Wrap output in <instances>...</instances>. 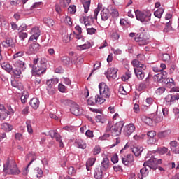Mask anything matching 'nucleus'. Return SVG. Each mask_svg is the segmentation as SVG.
Returning a JSON list of instances; mask_svg holds the SVG:
<instances>
[{
    "label": "nucleus",
    "instance_id": "obj_1",
    "mask_svg": "<svg viewBox=\"0 0 179 179\" xmlns=\"http://www.w3.org/2000/svg\"><path fill=\"white\" fill-rule=\"evenodd\" d=\"M32 65V72L35 75H43L47 71V63L45 59H41L38 62V58L34 59Z\"/></svg>",
    "mask_w": 179,
    "mask_h": 179
},
{
    "label": "nucleus",
    "instance_id": "obj_2",
    "mask_svg": "<svg viewBox=\"0 0 179 179\" xmlns=\"http://www.w3.org/2000/svg\"><path fill=\"white\" fill-rule=\"evenodd\" d=\"M124 128V122L120 121L113 125L112 122H108L106 131L111 132L115 136H120L121 135V131Z\"/></svg>",
    "mask_w": 179,
    "mask_h": 179
},
{
    "label": "nucleus",
    "instance_id": "obj_3",
    "mask_svg": "<svg viewBox=\"0 0 179 179\" xmlns=\"http://www.w3.org/2000/svg\"><path fill=\"white\" fill-rule=\"evenodd\" d=\"M3 171L7 174L17 175L20 173V171L17 169V165L16 162L13 160H8L3 165Z\"/></svg>",
    "mask_w": 179,
    "mask_h": 179
},
{
    "label": "nucleus",
    "instance_id": "obj_4",
    "mask_svg": "<svg viewBox=\"0 0 179 179\" xmlns=\"http://www.w3.org/2000/svg\"><path fill=\"white\" fill-rule=\"evenodd\" d=\"M135 15L137 20H139L141 22V23H143L144 24H148L149 22H150V16H152V14L150 13H147L145 14L143 12L136 10L135 11Z\"/></svg>",
    "mask_w": 179,
    "mask_h": 179
},
{
    "label": "nucleus",
    "instance_id": "obj_5",
    "mask_svg": "<svg viewBox=\"0 0 179 179\" xmlns=\"http://www.w3.org/2000/svg\"><path fill=\"white\" fill-rule=\"evenodd\" d=\"M99 89L100 95L104 99H108L111 96V90H110V87L105 83H99Z\"/></svg>",
    "mask_w": 179,
    "mask_h": 179
},
{
    "label": "nucleus",
    "instance_id": "obj_6",
    "mask_svg": "<svg viewBox=\"0 0 179 179\" xmlns=\"http://www.w3.org/2000/svg\"><path fill=\"white\" fill-rule=\"evenodd\" d=\"M57 83H58V79L57 78H52L50 80H48L46 81V85L48 86V88H47L48 93L50 96H52V94L55 93V90H54V87H52V86H54V85H57Z\"/></svg>",
    "mask_w": 179,
    "mask_h": 179
},
{
    "label": "nucleus",
    "instance_id": "obj_7",
    "mask_svg": "<svg viewBox=\"0 0 179 179\" xmlns=\"http://www.w3.org/2000/svg\"><path fill=\"white\" fill-rule=\"evenodd\" d=\"M38 51H40V44L32 43L27 50L26 54H27L28 55H33V54H37Z\"/></svg>",
    "mask_w": 179,
    "mask_h": 179
},
{
    "label": "nucleus",
    "instance_id": "obj_8",
    "mask_svg": "<svg viewBox=\"0 0 179 179\" xmlns=\"http://www.w3.org/2000/svg\"><path fill=\"white\" fill-rule=\"evenodd\" d=\"M49 134H50V136H51V138L52 139H54V138H55L56 139L57 142H59L60 148H64V143L62 142V140L61 139V134H59L57 131V130L50 131Z\"/></svg>",
    "mask_w": 179,
    "mask_h": 179
},
{
    "label": "nucleus",
    "instance_id": "obj_9",
    "mask_svg": "<svg viewBox=\"0 0 179 179\" xmlns=\"http://www.w3.org/2000/svg\"><path fill=\"white\" fill-rule=\"evenodd\" d=\"M134 162L135 158L131 154H128L127 156L122 158V163L124 164V166H131V164H134Z\"/></svg>",
    "mask_w": 179,
    "mask_h": 179
},
{
    "label": "nucleus",
    "instance_id": "obj_10",
    "mask_svg": "<svg viewBox=\"0 0 179 179\" xmlns=\"http://www.w3.org/2000/svg\"><path fill=\"white\" fill-rule=\"evenodd\" d=\"M117 72H118V69L115 68H109L107 71L105 72V76L108 79H116Z\"/></svg>",
    "mask_w": 179,
    "mask_h": 179
},
{
    "label": "nucleus",
    "instance_id": "obj_11",
    "mask_svg": "<svg viewBox=\"0 0 179 179\" xmlns=\"http://www.w3.org/2000/svg\"><path fill=\"white\" fill-rule=\"evenodd\" d=\"M71 107L70 111L71 114H73V115L78 116L83 114V110L80 109L79 105L75 103V102H73Z\"/></svg>",
    "mask_w": 179,
    "mask_h": 179
},
{
    "label": "nucleus",
    "instance_id": "obj_12",
    "mask_svg": "<svg viewBox=\"0 0 179 179\" xmlns=\"http://www.w3.org/2000/svg\"><path fill=\"white\" fill-rule=\"evenodd\" d=\"M166 78H167V73L166 71H162L154 76V80L158 83H163Z\"/></svg>",
    "mask_w": 179,
    "mask_h": 179
},
{
    "label": "nucleus",
    "instance_id": "obj_13",
    "mask_svg": "<svg viewBox=\"0 0 179 179\" xmlns=\"http://www.w3.org/2000/svg\"><path fill=\"white\" fill-rule=\"evenodd\" d=\"M143 166L145 167H149V169H152V170H157V165L156 164V158H151L147 162H145Z\"/></svg>",
    "mask_w": 179,
    "mask_h": 179
},
{
    "label": "nucleus",
    "instance_id": "obj_14",
    "mask_svg": "<svg viewBox=\"0 0 179 179\" xmlns=\"http://www.w3.org/2000/svg\"><path fill=\"white\" fill-rule=\"evenodd\" d=\"M9 115V112L5 108V106L0 104V121H5Z\"/></svg>",
    "mask_w": 179,
    "mask_h": 179
},
{
    "label": "nucleus",
    "instance_id": "obj_15",
    "mask_svg": "<svg viewBox=\"0 0 179 179\" xmlns=\"http://www.w3.org/2000/svg\"><path fill=\"white\" fill-rule=\"evenodd\" d=\"M135 131V125L129 124L124 127L123 134L125 136H130V135Z\"/></svg>",
    "mask_w": 179,
    "mask_h": 179
},
{
    "label": "nucleus",
    "instance_id": "obj_16",
    "mask_svg": "<svg viewBox=\"0 0 179 179\" xmlns=\"http://www.w3.org/2000/svg\"><path fill=\"white\" fill-rule=\"evenodd\" d=\"M29 159H31L30 162L28 164L26 168L22 171L23 176H27L29 173V167H30V165L36 160V157L33 158V153H29L26 156V160H29Z\"/></svg>",
    "mask_w": 179,
    "mask_h": 179
},
{
    "label": "nucleus",
    "instance_id": "obj_17",
    "mask_svg": "<svg viewBox=\"0 0 179 179\" xmlns=\"http://www.w3.org/2000/svg\"><path fill=\"white\" fill-rule=\"evenodd\" d=\"M135 41L139 43V45H146L149 41L143 38V34H137L134 38Z\"/></svg>",
    "mask_w": 179,
    "mask_h": 179
},
{
    "label": "nucleus",
    "instance_id": "obj_18",
    "mask_svg": "<svg viewBox=\"0 0 179 179\" xmlns=\"http://www.w3.org/2000/svg\"><path fill=\"white\" fill-rule=\"evenodd\" d=\"M171 150L176 155L179 154V143L177 141H173L169 143Z\"/></svg>",
    "mask_w": 179,
    "mask_h": 179
},
{
    "label": "nucleus",
    "instance_id": "obj_19",
    "mask_svg": "<svg viewBox=\"0 0 179 179\" xmlns=\"http://www.w3.org/2000/svg\"><path fill=\"white\" fill-rule=\"evenodd\" d=\"M171 150L176 155L179 154V143L177 141H173L169 143Z\"/></svg>",
    "mask_w": 179,
    "mask_h": 179
},
{
    "label": "nucleus",
    "instance_id": "obj_20",
    "mask_svg": "<svg viewBox=\"0 0 179 179\" xmlns=\"http://www.w3.org/2000/svg\"><path fill=\"white\" fill-rule=\"evenodd\" d=\"M147 136H148V143L149 145H153V143H155L156 138L155 136H156V131H150L147 133Z\"/></svg>",
    "mask_w": 179,
    "mask_h": 179
},
{
    "label": "nucleus",
    "instance_id": "obj_21",
    "mask_svg": "<svg viewBox=\"0 0 179 179\" xmlns=\"http://www.w3.org/2000/svg\"><path fill=\"white\" fill-rule=\"evenodd\" d=\"M32 36L30 37L29 41H33L34 40H37L40 37V29L36 27L31 29Z\"/></svg>",
    "mask_w": 179,
    "mask_h": 179
},
{
    "label": "nucleus",
    "instance_id": "obj_22",
    "mask_svg": "<svg viewBox=\"0 0 179 179\" xmlns=\"http://www.w3.org/2000/svg\"><path fill=\"white\" fill-rule=\"evenodd\" d=\"M16 43V41L13 40L12 38H7L6 41L2 42L3 47H6L8 48V47H15V44Z\"/></svg>",
    "mask_w": 179,
    "mask_h": 179
},
{
    "label": "nucleus",
    "instance_id": "obj_23",
    "mask_svg": "<svg viewBox=\"0 0 179 179\" xmlns=\"http://www.w3.org/2000/svg\"><path fill=\"white\" fill-rule=\"evenodd\" d=\"M143 69L134 68V73L138 80H143L145 79V72H143Z\"/></svg>",
    "mask_w": 179,
    "mask_h": 179
},
{
    "label": "nucleus",
    "instance_id": "obj_24",
    "mask_svg": "<svg viewBox=\"0 0 179 179\" xmlns=\"http://www.w3.org/2000/svg\"><path fill=\"white\" fill-rule=\"evenodd\" d=\"M110 16H111V13H110L108 8H103L101 12V20L106 22V20H108Z\"/></svg>",
    "mask_w": 179,
    "mask_h": 179
},
{
    "label": "nucleus",
    "instance_id": "obj_25",
    "mask_svg": "<svg viewBox=\"0 0 179 179\" xmlns=\"http://www.w3.org/2000/svg\"><path fill=\"white\" fill-rule=\"evenodd\" d=\"M29 105L34 110H37L40 107V101L37 98H33L30 100Z\"/></svg>",
    "mask_w": 179,
    "mask_h": 179
},
{
    "label": "nucleus",
    "instance_id": "obj_26",
    "mask_svg": "<svg viewBox=\"0 0 179 179\" xmlns=\"http://www.w3.org/2000/svg\"><path fill=\"white\" fill-rule=\"evenodd\" d=\"M131 149L132 152L136 157L141 156V154L143 152V147L141 145L134 146Z\"/></svg>",
    "mask_w": 179,
    "mask_h": 179
},
{
    "label": "nucleus",
    "instance_id": "obj_27",
    "mask_svg": "<svg viewBox=\"0 0 179 179\" xmlns=\"http://www.w3.org/2000/svg\"><path fill=\"white\" fill-rule=\"evenodd\" d=\"M178 99H179V94H176L175 95L168 94L165 97V101H166V103H171L173 101H176V100H178Z\"/></svg>",
    "mask_w": 179,
    "mask_h": 179
},
{
    "label": "nucleus",
    "instance_id": "obj_28",
    "mask_svg": "<svg viewBox=\"0 0 179 179\" xmlns=\"http://www.w3.org/2000/svg\"><path fill=\"white\" fill-rule=\"evenodd\" d=\"M148 175L149 169L144 166V167L140 170V173L138 174V177L140 179H143V177H147Z\"/></svg>",
    "mask_w": 179,
    "mask_h": 179
},
{
    "label": "nucleus",
    "instance_id": "obj_29",
    "mask_svg": "<svg viewBox=\"0 0 179 179\" xmlns=\"http://www.w3.org/2000/svg\"><path fill=\"white\" fill-rule=\"evenodd\" d=\"M131 64H132L133 66H135L137 69H143V71H145V69H146V65L143 64L138 59L133 60L131 62Z\"/></svg>",
    "mask_w": 179,
    "mask_h": 179
},
{
    "label": "nucleus",
    "instance_id": "obj_30",
    "mask_svg": "<svg viewBox=\"0 0 179 179\" xmlns=\"http://www.w3.org/2000/svg\"><path fill=\"white\" fill-rule=\"evenodd\" d=\"M94 177L95 179H103V170L101 168H96L94 169Z\"/></svg>",
    "mask_w": 179,
    "mask_h": 179
},
{
    "label": "nucleus",
    "instance_id": "obj_31",
    "mask_svg": "<svg viewBox=\"0 0 179 179\" xmlns=\"http://www.w3.org/2000/svg\"><path fill=\"white\" fill-rule=\"evenodd\" d=\"M157 152H158L159 155H166V156H171V152L169 151V148L166 147L158 148Z\"/></svg>",
    "mask_w": 179,
    "mask_h": 179
},
{
    "label": "nucleus",
    "instance_id": "obj_32",
    "mask_svg": "<svg viewBox=\"0 0 179 179\" xmlns=\"http://www.w3.org/2000/svg\"><path fill=\"white\" fill-rule=\"evenodd\" d=\"M11 85L13 87L18 89V90H23L24 89L23 84H22V83L19 80H13L11 81Z\"/></svg>",
    "mask_w": 179,
    "mask_h": 179
},
{
    "label": "nucleus",
    "instance_id": "obj_33",
    "mask_svg": "<svg viewBox=\"0 0 179 179\" xmlns=\"http://www.w3.org/2000/svg\"><path fill=\"white\" fill-rule=\"evenodd\" d=\"M43 23L48 27H53L54 24H55V22H54V20L48 17H45L43 18Z\"/></svg>",
    "mask_w": 179,
    "mask_h": 179
},
{
    "label": "nucleus",
    "instance_id": "obj_34",
    "mask_svg": "<svg viewBox=\"0 0 179 179\" xmlns=\"http://www.w3.org/2000/svg\"><path fill=\"white\" fill-rule=\"evenodd\" d=\"M151 118H152V122L154 124H159L163 121V117L162 115H157L155 113L151 114Z\"/></svg>",
    "mask_w": 179,
    "mask_h": 179
},
{
    "label": "nucleus",
    "instance_id": "obj_35",
    "mask_svg": "<svg viewBox=\"0 0 179 179\" xmlns=\"http://www.w3.org/2000/svg\"><path fill=\"white\" fill-rule=\"evenodd\" d=\"M14 66L20 69L21 71H24L26 69V66L24 65V62L21 60H17L15 62Z\"/></svg>",
    "mask_w": 179,
    "mask_h": 179
},
{
    "label": "nucleus",
    "instance_id": "obj_36",
    "mask_svg": "<svg viewBox=\"0 0 179 179\" xmlns=\"http://www.w3.org/2000/svg\"><path fill=\"white\" fill-rule=\"evenodd\" d=\"M170 134H171V130L170 129L160 131L158 133V138H159V139L167 138V136H170Z\"/></svg>",
    "mask_w": 179,
    "mask_h": 179
},
{
    "label": "nucleus",
    "instance_id": "obj_37",
    "mask_svg": "<svg viewBox=\"0 0 179 179\" xmlns=\"http://www.w3.org/2000/svg\"><path fill=\"white\" fill-rule=\"evenodd\" d=\"M141 120L145 124H147V125H153V117H152V115H150L149 117L147 116H142Z\"/></svg>",
    "mask_w": 179,
    "mask_h": 179
},
{
    "label": "nucleus",
    "instance_id": "obj_38",
    "mask_svg": "<svg viewBox=\"0 0 179 179\" xmlns=\"http://www.w3.org/2000/svg\"><path fill=\"white\" fill-rule=\"evenodd\" d=\"M83 57L77 56L73 57L71 59V62L75 65H80V64H83Z\"/></svg>",
    "mask_w": 179,
    "mask_h": 179
},
{
    "label": "nucleus",
    "instance_id": "obj_39",
    "mask_svg": "<svg viewBox=\"0 0 179 179\" xmlns=\"http://www.w3.org/2000/svg\"><path fill=\"white\" fill-rule=\"evenodd\" d=\"M162 83L166 85V87H171L174 86V80L171 78H165Z\"/></svg>",
    "mask_w": 179,
    "mask_h": 179
},
{
    "label": "nucleus",
    "instance_id": "obj_40",
    "mask_svg": "<svg viewBox=\"0 0 179 179\" xmlns=\"http://www.w3.org/2000/svg\"><path fill=\"white\" fill-rule=\"evenodd\" d=\"M96 163V158H90L86 162V169L87 171H90V167Z\"/></svg>",
    "mask_w": 179,
    "mask_h": 179
},
{
    "label": "nucleus",
    "instance_id": "obj_41",
    "mask_svg": "<svg viewBox=\"0 0 179 179\" xmlns=\"http://www.w3.org/2000/svg\"><path fill=\"white\" fill-rule=\"evenodd\" d=\"M1 129L6 132H10V131L13 129V126H12V124H9L8 123H3L1 124Z\"/></svg>",
    "mask_w": 179,
    "mask_h": 179
},
{
    "label": "nucleus",
    "instance_id": "obj_42",
    "mask_svg": "<svg viewBox=\"0 0 179 179\" xmlns=\"http://www.w3.org/2000/svg\"><path fill=\"white\" fill-rule=\"evenodd\" d=\"M1 68H3V69H4L5 71H6V72H8L9 73H10V72H12V70L13 69L12 66L6 62L2 63L1 64Z\"/></svg>",
    "mask_w": 179,
    "mask_h": 179
},
{
    "label": "nucleus",
    "instance_id": "obj_43",
    "mask_svg": "<svg viewBox=\"0 0 179 179\" xmlns=\"http://www.w3.org/2000/svg\"><path fill=\"white\" fill-rule=\"evenodd\" d=\"M101 166L103 168V170H107L108 169V167H110V160L106 157L103 158L102 162H101Z\"/></svg>",
    "mask_w": 179,
    "mask_h": 179
},
{
    "label": "nucleus",
    "instance_id": "obj_44",
    "mask_svg": "<svg viewBox=\"0 0 179 179\" xmlns=\"http://www.w3.org/2000/svg\"><path fill=\"white\" fill-rule=\"evenodd\" d=\"M22 71L20 69L18 68H15L13 70V73L14 75V77L16 78L17 79H20L22 78Z\"/></svg>",
    "mask_w": 179,
    "mask_h": 179
},
{
    "label": "nucleus",
    "instance_id": "obj_45",
    "mask_svg": "<svg viewBox=\"0 0 179 179\" xmlns=\"http://www.w3.org/2000/svg\"><path fill=\"white\" fill-rule=\"evenodd\" d=\"M83 6L84 8L85 13H87L90 9V0H85L83 1Z\"/></svg>",
    "mask_w": 179,
    "mask_h": 179
},
{
    "label": "nucleus",
    "instance_id": "obj_46",
    "mask_svg": "<svg viewBox=\"0 0 179 179\" xmlns=\"http://www.w3.org/2000/svg\"><path fill=\"white\" fill-rule=\"evenodd\" d=\"M164 12V9L159 8L154 12V16H155V17H158V19H161L162 16H163Z\"/></svg>",
    "mask_w": 179,
    "mask_h": 179
},
{
    "label": "nucleus",
    "instance_id": "obj_47",
    "mask_svg": "<svg viewBox=\"0 0 179 179\" xmlns=\"http://www.w3.org/2000/svg\"><path fill=\"white\" fill-rule=\"evenodd\" d=\"M75 144L79 149H86V143L83 140H78L75 142Z\"/></svg>",
    "mask_w": 179,
    "mask_h": 179
},
{
    "label": "nucleus",
    "instance_id": "obj_48",
    "mask_svg": "<svg viewBox=\"0 0 179 179\" xmlns=\"http://www.w3.org/2000/svg\"><path fill=\"white\" fill-rule=\"evenodd\" d=\"M60 103L63 106H69V107H71L74 102L69 99H60Z\"/></svg>",
    "mask_w": 179,
    "mask_h": 179
},
{
    "label": "nucleus",
    "instance_id": "obj_49",
    "mask_svg": "<svg viewBox=\"0 0 179 179\" xmlns=\"http://www.w3.org/2000/svg\"><path fill=\"white\" fill-rule=\"evenodd\" d=\"M20 99H21V103H22V104H24V103L27 101V99H29V93L27 92V91H24L22 93V96Z\"/></svg>",
    "mask_w": 179,
    "mask_h": 179
},
{
    "label": "nucleus",
    "instance_id": "obj_50",
    "mask_svg": "<svg viewBox=\"0 0 179 179\" xmlns=\"http://www.w3.org/2000/svg\"><path fill=\"white\" fill-rule=\"evenodd\" d=\"M106 101V99L103 98L102 95H96L95 96V103L96 104H103Z\"/></svg>",
    "mask_w": 179,
    "mask_h": 179
},
{
    "label": "nucleus",
    "instance_id": "obj_51",
    "mask_svg": "<svg viewBox=\"0 0 179 179\" xmlns=\"http://www.w3.org/2000/svg\"><path fill=\"white\" fill-rule=\"evenodd\" d=\"M102 8L103 5L99 3L98 7L94 10V17L95 20H97V16L99 15V13L100 12V10H101Z\"/></svg>",
    "mask_w": 179,
    "mask_h": 179
},
{
    "label": "nucleus",
    "instance_id": "obj_52",
    "mask_svg": "<svg viewBox=\"0 0 179 179\" xmlns=\"http://www.w3.org/2000/svg\"><path fill=\"white\" fill-rule=\"evenodd\" d=\"M26 125L27 128V132L29 134H33V128L31 127V122L30 120H27Z\"/></svg>",
    "mask_w": 179,
    "mask_h": 179
},
{
    "label": "nucleus",
    "instance_id": "obj_53",
    "mask_svg": "<svg viewBox=\"0 0 179 179\" xmlns=\"http://www.w3.org/2000/svg\"><path fill=\"white\" fill-rule=\"evenodd\" d=\"M70 61H71V59H69V57L66 56H63L61 58V62H62V64H64V65H69Z\"/></svg>",
    "mask_w": 179,
    "mask_h": 179
},
{
    "label": "nucleus",
    "instance_id": "obj_54",
    "mask_svg": "<svg viewBox=\"0 0 179 179\" xmlns=\"http://www.w3.org/2000/svg\"><path fill=\"white\" fill-rule=\"evenodd\" d=\"M68 12L71 13V15H75V13H76V6L72 5L69 6Z\"/></svg>",
    "mask_w": 179,
    "mask_h": 179
},
{
    "label": "nucleus",
    "instance_id": "obj_55",
    "mask_svg": "<svg viewBox=\"0 0 179 179\" xmlns=\"http://www.w3.org/2000/svg\"><path fill=\"white\" fill-rule=\"evenodd\" d=\"M172 27H171V22L170 21L166 24V26L163 30L164 33H169V31H171Z\"/></svg>",
    "mask_w": 179,
    "mask_h": 179
},
{
    "label": "nucleus",
    "instance_id": "obj_56",
    "mask_svg": "<svg viewBox=\"0 0 179 179\" xmlns=\"http://www.w3.org/2000/svg\"><path fill=\"white\" fill-rule=\"evenodd\" d=\"M91 47L92 44L90 43V42H87V43L79 45L80 50H89V48H90Z\"/></svg>",
    "mask_w": 179,
    "mask_h": 179
},
{
    "label": "nucleus",
    "instance_id": "obj_57",
    "mask_svg": "<svg viewBox=\"0 0 179 179\" xmlns=\"http://www.w3.org/2000/svg\"><path fill=\"white\" fill-rule=\"evenodd\" d=\"M97 31V29L93 28V27H87V34H90V36H92V34H96V32Z\"/></svg>",
    "mask_w": 179,
    "mask_h": 179
},
{
    "label": "nucleus",
    "instance_id": "obj_58",
    "mask_svg": "<svg viewBox=\"0 0 179 179\" xmlns=\"http://www.w3.org/2000/svg\"><path fill=\"white\" fill-rule=\"evenodd\" d=\"M162 59L164 62H170V55L167 54V53H164L162 55Z\"/></svg>",
    "mask_w": 179,
    "mask_h": 179
},
{
    "label": "nucleus",
    "instance_id": "obj_59",
    "mask_svg": "<svg viewBox=\"0 0 179 179\" xmlns=\"http://www.w3.org/2000/svg\"><path fill=\"white\" fill-rule=\"evenodd\" d=\"M111 38H113V40H118L120 38V34H118L117 31H113L111 34Z\"/></svg>",
    "mask_w": 179,
    "mask_h": 179
},
{
    "label": "nucleus",
    "instance_id": "obj_60",
    "mask_svg": "<svg viewBox=\"0 0 179 179\" xmlns=\"http://www.w3.org/2000/svg\"><path fill=\"white\" fill-rule=\"evenodd\" d=\"M164 92H166V88H165L164 87H159V88H157V89L156 90L155 93H156L157 94L160 95V94H163V93H164Z\"/></svg>",
    "mask_w": 179,
    "mask_h": 179
},
{
    "label": "nucleus",
    "instance_id": "obj_61",
    "mask_svg": "<svg viewBox=\"0 0 179 179\" xmlns=\"http://www.w3.org/2000/svg\"><path fill=\"white\" fill-rule=\"evenodd\" d=\"M101 152V148L99 145H96L93 150V155L96 156V155H99Z\"/></svg>",
    "mask_w": 179,
    "mask_h": 179
},
{
    "label": "nucleus",
    "instance_id": "obj_62",
    "mask_svg": "<svg viewBox=\"0 0 179 179\" xmlns=\"http://www.w3.org/2000/svg\"><path fill=\"white\" fill-rule=\"evenodd\" d=\"M35 171H36V177L38 178L43 177V170L40 169V168H36Z\"/></svg>",
    "mask_w": 179,
    "mask_h": 179
},
{
    "label": "nucleus",
    "instance_id": "obj_63",
    "mask_svg": "<svg viewBox=\"0 0 179 179\" xmlns=\"http://www.w3.org/2000/svg\"><path fill=\"white\" fill-rule=\"evenodd\" d=\"M176 69H177V66H176V64L171 65L169 71V74L171 75L174 73V71H176Z\"/></svg>",
    "mask_w": 179,
    "mask_h": 179
},
{
    "label": "nucleus",
    "instance_id": "obj_64",
    "mask_svg": "<svg viewBox=\"0 0 179 179\" xmlns=\"http://www.w3.org/2000/svg\"><path fill=\"white\" fill-rule=\"evenodd\" d=\"M19 37L21 40H24V38H27V33L20 31L19 33Z\"/></svg>",
    "mask_w": 179,
    "mask_h": 179
}]
</instances>
